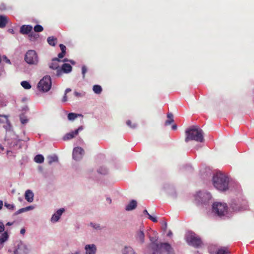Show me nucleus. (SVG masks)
<instances>
[{"label":"nucleus","mask_w":254,"mask_h":254,"mask_svg":"<svg viewBox=\"0 0 254 254\" xmlns=\"http://www.w3.org/2000/svg\"><path fill=\"white\" fill-rule=\"evenodd\" d=\"M186 137L185 141L188 142L190 140H194L199 142L204 141V137L202 130L198 127L193 126L186 130Z\"/></svg>","instance_id":"1"},{"label":"nucleus","mask_w":254,"mask_h":254,"mask_svg":"<svg viewBox=\"0 0 254 254\" xmlns=\"http://www.w3.org/2000/svg\"><path fill=\"white\" fill-rule=\"evenodd\" d=\"M229 178L221 172H217L213 178L214 186L220 191H226L228 189Z\"/></svg>","instance_id":"2"},{"label":"nucleus","mask_w":254,"mask_h":254,"mask_svg":"<svg viewBox=\"0 0 254 254\" xmlns=\"http://www.w3.org/2000/svg\"><path fill=\"white\" fill-rule=\"evenodd\" d=\"M175 254L174 250L168 243H153L151 246V253L146 254Z\"/></svg>","instance_id":"3"},{"label":"nucleus","mask_w":254,"mask_h":254,"mask_svg":"<svg viewBox=\"0 0 254 254\" xmlns=\"http://www.w3.org/2000/svg\"><path fill=\"white\" fill-rule=\"evenodd\" d=\"M227 205L225 203L215 202L213 204V212L219 216L225 215L227 212Z\"/></svg>","instance_id":"4"},{"label":"nucleus","mask_w":254,"mask_h":254,"mask_svg":"<svg viewBox=\"0 0 254 254\" xmlns=\"http://www.w3.org/2000/svg\"><path fill=\"white\" fill-rule=\"evenodd\" d=\"M52 82L50 76H44L38 84V88L39 90L43 92L48 91L51 87Z\"/></svg>","instance_id":"5"},{"label":"nucleus","mask_w":254,"mask_h":254,"mask_svg":"<svg viewBox=\"0 0 254 254\" xmlns=\"http://www.w3.org/2000/svg\"><path fill=\"white\" fill-rule=\"evenodd\" d=\"M24 60L29 64H37L38 63V57L34 50H28L25 55Z\"/></svg>","instance_id":"6"},{"label":"nucleus","mask_w":254,"mask_h":254,"mask_svg":"<svg viewBox=\"0 0 254 254\" xmlns=\"http://www.w3.org/2000/svg\"><path fill=\"white\" fill-rule=\"evenodd\" d=\"M188 243L192 246L197 248L199 247L202 242L200 239L194 234H190L187 237Z\"/></svg>","instance_id":"7"},{"label":"nucleus","mask_w":254,"mask_h":254,"mask_svg":"<svg viewBox=\"0 0 254 254\" xmlns=\"http://www.w3.org/2000/svg\"><path fill=\"white\" fill-rule=\"evenodd\" d=\"M29 252L26 245L22 242H19L13 252V254H27Z\"/></svg>","instance_id":"8"},{"label":"nucleus","mask_w":254,"mask_h":254,"mask_svg":"<svg viewBox=\"0 0 254 254\" xmlns=\"http://www.w3.org/2000/svg\"><path fill=\"white\" fill-rule=\"evenodd\" d=\"M84 154V150L81 147H76L73 150L72 157L75 160L78 161L82 159Z\"/></svg>","instance_id":"9"},{"label":"nucleus","mask_w":254,"mask_h":254,"mask_svg":"<svg viewBox=\"0 0 254 254\" xmlns=\"http://www.w3.org/2000/svg\"><path fill=\"white\" fill-rule=\"evenodd\" d=\"M72 66L68 64H64L60 69H58L56 73L57 76H61L63 73H69L72 70Z\"/></svg>","instance_id":"10"},{"label":"nucleus","mask_w":254,"mask_h":254,"mask_svg":"<svg viewBox=\"0 0 254 254\" xmlns=\"http://www.w3.org/2000/svg\"><path fill=\"white\" fill-rule=\"evenodd\" d=\"M83 129L82 126L79 127L75 131L70 132L68 133H66L64 137V140H66L68 139H70L74 137L76 135H77L79 131Z\"/></svg>","instance_id":"11"},{"label":"nucleus","mask_w":254,"mask_h":254,"mask_svg":"<svg viewBox=\"0 0 254 254\" xmlns=\"http://www.w3.org/2000/svg\"><path fill=\"white\" fill-rule=\"evenodd\" d=\"M61 62V61L57 58H55L52 59V62L49 64V66L50 69L53 70H57L60 69L59 67V62Z\"/></svg>","instance_id":"12"},{"label":"nucleus","mask_w":254,"mask_h":254,"mask_svg":"<svg viewBox=\"0 0 254 254\" xmlns=\"http://www.w3.org/2000/svg\"><path fill=\"white\" fill-rule=\"evenodd\" d=\"M86 254H95L96 252V247L95 245H87L85 247Z\"/></svg>","instance_id":"13"},{"label":"nucleus","mask_w":254,"mask_h":254,"mask_svg":"<svg viewBox=\"0 0 254 254\" xmlns=\"http://www.w3.org/2000/svg\"><path fill=\"white\" fill-rule=\"evenodd\" d=\"M32 26L29 25H22L20 28V32L23 34H27L32 31Z\"/></svg>","instance_id":"14"},{"label":"nucleus","mask_w":254,"mask_h":254,"mask_svg":"<svg viewBox=\"0 0 254 254\" xmlns=\"http://www.w3.org/2000/svg\"><path fill=\"white\" fill-rule=\"evenodd\" d=\"M34 194L32 191L29 190H27L25 193V198L29 202H31L33 201Z\"/></svg>","instance_id":"15"},{"label":"nucleus","mask_w":254,"mask_h":254,"mask_svg":"<svg viewBox=\"0 0 254 254\" xmlns=\"http://www.w3.org/2000/svg\"><path fill=\"white\" fill-rule=\"evenodd\" d=\"M136 239L141 243L144 242V234L143 230H139L136 233Z\"/></svg>","instance_id":"16"},{"label":"nucleus","mask_w":254,"mask_h":254,"mask_svg":"<svg viewBox=\"0 0 254 254\" xmlns=\"http://www.w3.org/2000/svg\"><path fill=\"white\" fill-rule=\"evenodd\" d=\"M137 205V202L134 200H132L127 205L126 210L127 211L132 210L135 209Z\"/></svg>","instance_id":"17"},{"label":"nucleus","mask_w":254,"mask_h":254,"mask_svg":"<svg viewBox=\"0 0 254 254\" xmlns=\"http://www.w3.org/2000/svg\"><path fill=\"white\" fill-rule=\"evenodd\" d=\"M4 118L5 120V124L3 126V127L5 129L6 131H9L11 130L12 126L9 120L8 119V116L6 115L4 116Z\"/></svg>","instance_id":"18"},{"label":"nucleus","mask_w":254,"mask_h":254,"mask_svg":"<svg viewBox=\"0 0 254 254\" xmlns=\"http://www.w3.org/2000/svg\"><path fill=\"white\" fill-rule=\"evenodd\" d=\"M231 207L234 211H239L246 209V206H240L238 204L235 203H232L231 204Z\"/></svg>","instance_id":"19"},{"label":"nucleus","mask_w":254,"mask_h":254,"mask_svg":"<svg viewBox=\"0 0 254 254\" xmlns=\"http://www.w3.org/2000/svg\"><path fill=\"white\" fill-rule=\"evenodd\" d=\"M8 20L6 16L0 15V28L4 27L7 23Z\"/></svg>","instance_id":"20"},{"label":"nucleus","mask_w":254,"mask_h":254,"mask_svg":"<svg viewBox=\"0 0 254 254\" xmlns=\"http://www.w3.org/2000/svg\"><path fill=\"white\" fill-rule=\"evenodd\" d=\"M124 254H135L131 247H125L123 251Z\"/></svg>","instance_id":"21"},{"label":"nucleus","mask_w":254,"mask_h":254,"mask_svg":"<svg viewBox=\"0 0 254 254\" xmlns=\"http://www.w3.org/2000/svg\"><path fill=\"white\" fill-rule=\"evenodd\" d=\"M48 44L52 46H55L57 42V39L53 36L49 37L47 39Z\"/></svg>","instance_id":"22"},{"label":"nucleus","mask_w":254,"mask_h":254,"mask_svg":"<svg viewBox=\"0 0 254 254\" xmlns=\"http://www.w3.org/2000/svg\"><path fill=\"white\" fill-rule=\"evenodd\" d=\"M167 118L168 120L166 121L165 125L166 126H169L174 122L173 115L172 113H168L167 114Z\"/></svg>","instance_id":"23"},{"label":"nucleus","mask_w":254,"mask_h":254,"mask_svg":"<svg viewBox=\"0 0 254 254\" xmlns=\"http://www.w3.org/2000/svg\"><path fill=\"white\" fill-rule=\"evenodd\" d=\"M230 253L227 248L222 247L218 250L216 254H229Z\"/></svg>","instance_id":"24"},{"label":"nucleus","mask_w":254,"mask_h":254,"mask_svg":"<svg viewBox=\"0 0 254 254\" xmlns=\"http://www.w3.org/2000/svg\"><path fill=\"white\" fill-rule=\"evenodd\" d=\"M93 90L96 94H99L102 91V88L100 85H94L93 87Z\"/></svg>","instance_id":"25"},{"label":"nucleus","mask_w":254,"mask_h":254,"mask_svg":"<svg viewBox=\"0 0 254 254\" xmlns=\"http://www.w3.org/2000/svg\"><path fill=\"white\" fill-rule=\"evenodd\" d=\"M44 158L43 155L38 154L34 158V161L38 163H42L44 162Z\"/></svg>","instance_id":"26"},{"label":"nucleus","mask_w":254,"mask_h":254,"mask_svg":"<svg viewBox=\"0 0 254 254\" xmlns=\"http://www.w3.org/2000/svg\"><path fill=\"white\" fill-rule=\"evenodd\" d=\"M48 163L49 164H51L53 162H57L58 158L57 156H49L48 157Z\"/></svg>","instance_id":"27"},{"label":"nucleus","mask_w":254,"mask_h":254,"mask_svg":"<svg viewBox=\"0 0 254 254\" xmlns=\"http://www.w3.org/2000/svg\"><path fill=\"white\" fill-rule=\"evenodd\" d=\"M81 116V114L70 113L68 114L67 118L69 120H73L75 119H76L78 116Z\"/></svg>","instance_id":"28"},{"label":"nucleus","mask_w":254,"mask_h":254,"mask_svg":"<svg viewBox=\"0 0 254 254\" xmlns=\"http://www.w3.org/2000/svg\"><path fill=\"white\" fill-rule=\"evenodd\" d=\"M21 85L26 89H29L31 88L30 83L26 81H23L21 82Z\"/></svg>","instance_id":"29"},{"label":"nucleus","mask_w":254,"mask_h":254,"mask_svg":"<svg viewBox=\"0 0 254 254\" xmlns=\"http://www.w3.org/2000/svg\"><path fill=\"white\" fill-rule=\"evenodd\" d=\"M150 241L151 242V244H150L149 246L148 247V249L150 251L149 253H151V246L152 245L153 243H157L156 241L157 240V238L155 237H149Z\"/></svg>","instance_id":"30"},{"label":"nucleus","mask_w":254,"mask_h":254,"mask_svg":"<svg viewBox=\"0 0 254 254\" xmlns=\"http://www.w3.org/2000/svg\"><path fill=\"white\" fill-rule=\"evenodd\" d=\"M43 29V27L40 25H36L34 27V30L36 32H41Z\"/></svg>","instance_id":"31"},{"label":"nucleus","mask_w":254,"mask_h":254,"mask_svg":"<svg viewBox=\"0 0 254 254\" xmlns=\"http://www.w3.org/2000/svg\"><path fill=\"white\" fill-rule=\"evenodd\" d=\"M60 219V217L58 215H57L56 213H55L51 218V221L53 222H56L59 220Z\"/></svg>","instance_id":"32"},{"label":"nucleus","mask_w":254,"mask_h":254,"mask_svg":"<svg viewBox=\"0 0 254 254\" xmlns=\"http://www.w3.org/2000/svg\"><path fill=\"white\" fill-rule=\"evenodd\" d=\"M4 206L9 210H13L14 208V205L13 204H9L6 202H5Z\"/></svg>","instance_id":"33"},{"label":"nucleus","mask_w":254,"mask_h":254,"mask_svg":"<svg viewBox=\"0 0 254 254\" xmlns=\"http://www.w3.org/2000/svg\"><path fill=\"white\" fill-rule=\"evenodd\" d=\"M127 125L131 128H134L136 127L135 124H132L131 121L128 120L127 121Z\"/></svg>","instance_id":"34"},{"label":"nucleus","mask_w":254,"mask_h":254,"mask_svg":"<svg viewBox=\"0 0 254 254\" xmlns=\"http://www.w3.org/2000/svg\"><path fill=\"white\" fill-rule=\"evenodd\" d=\"M87 71V67H86V66H85V65L82 66V76H83V78H85V73H86Z\"/></svg>","instance_id":"35"},{"label":"nucleus","mask_w":254,"mask_h":254,"mask_svg":"<svg viewBox=\"0 0 254 254\" xmlns=\"http://www.w3.org/2000/svg\"><path fill=\"white\" fill-rule=\"evenodd\" d=\"M98 172L101 174H107V170L106 168H100L99 170H98Z\"/></svg>","instance_id":"36"},{"label":"nucleus","mask_w":254,"mask_h":254,"mask_svg":"<svg viewBox=\"0 0 254 254\" xmlns=\"http://www.w3.org/2000/svg\"><path fill=\"white\" fill-rule=\"evenodd\" d=\"M8 237V235L6 232H4L1 237L0 238V240H3V243L7 240Z\"/></svg>","instance_id":"37"},{"label":"nucleus","mask_w":254,"mask_h":254,"mask_svg":"<svg viewBox=\"0 0 254 254\" xmlns=\"http://www.w3.org/2000/svg\"><path fill=\"white\" fill-rule=\"evenodd\" d=\"M64 211V208H61L59 209L56 213L57 214V215H58L60 217V216H61V215L62 214Z\"/></svg>","instance_id":"38"},{"label":"nucleus","mask_w":254,"mask_h":254,"mask_svg":"<svg viewBox=\"0 0 254 254\" xmlns=\"http://www.w3.org/2000/svg\"><path fill=\"white\" fill-rule=\"evenodd\" d=\"M28 121L27 119L20 117V122L22 124L24 125L26 124L28 122Z\"/></svg>","instance_id":"39"},{"label":"nucleus","mask_w":254,"mask_h":254,"mask_svg":"<svg viewBox=\"0 0 254 254\" xmlns=\"http://www.w3.org/2000/svg\"><path fill=\"white\" fill-rule=\"evenodd\" d=\"M148 218L149 219L152 221H153V222H156L157 221L156 218L153 217L150 214H148Z\"/></svg>","instance_id":"40"},{"label":"nucleus","mask_w":254,"mask_h":254,"mask_svg":"<svg viewBox=\"0 0 254 254\" xmlns=\"http://www.w3.org/2000/svg\"><path fill=\"white\" fill-rule=\"evenodd\" d=\"M60 49H61V50L62 51V52H63V53H65V52H65V50H66L65 46L63 44H61L60 45Z\"/></svg>","instance_id":"41"},{"label":"nucleus","mask_w":254,"mask_h":254,"mask_svg":"<svg viewBox=\"0 0 254 254\" xmlns=\"http://www.w3.org/2000/svg\"><path fill=\"white\" fill-rule=\"evenodd\" d=\"M4 230V226L2 222H0V232H2Z\"/></svg>","instance_id":"42"},{"label":"nucleus","mask_w":254,"mask_h":254,"mask_svg":"<svg viewBox=\"0 0 254 254\" xmlns=\"http://www.w3.org/2000/svg\"><path fill=\"white\" fill-rule=\"evenodd\" d=\"M65 55V53H64L63 52H61V53H59L58 54V59H62L63 58Z\"/></svg>","instance_id":"43"},{"label":"nucleus","mask_w":254,"mask_h":254,"mask_svg":"<svg viewBox=\"0 0 254 254\" xmlns=\"http://www.w3.org/2000/svg\"><path fill=\"white\" fill-rule=\"evenodd\" d=\"M74 94L76 97H81L82 96L81 93H79L77 91L74 92Z\"/></svg>","instance_id":"44"},{"label":"nucleus","mask_w":254,"mask_h":254,"mask_svg":"<svg viewBox=\"0 0 254 254\" xmlns=\"http://www.w3.org/2000/svg\"><path fill=\"white\" fill-rule=\"evenodd\" d=\"M5 115H0V123H4V121L2 119V118H4V116Z\"/></svg>","instance_id":"45"},{"label":"nucleus","mask_w":254,"mask_h":254,"mask_svg":"<svg viewBox=\"0 0 254 254\" xmlns=\"http://www.w3.org/2000/svg\"><path fill=\"white\" fill-rule=\"evenodd\" d=\"M67 100V99L66 94H64V95L62 101H63V102H66Z\"/></svg>","instance_id":"46"},{"label":"nucleus","mask_w":254,"mask_h":254,"mask_svg":"<svg viewBox=\"0 0 254 254\" xmlns=\"http://www.w3.org/2000/svg\"><path fill=\"white\" fill-rule=\"evenodd\" d=\"M71 91V89L70 88H67L65 90V94H67V93L70 92Z\"/></svg>","instance_id":"47"},{"label":"nucleus","mask_w":254,"mask_h":254,"mask_svg":"<svg viewBox=\"0 0 254 254\" xmlns=\"http://www.w3.org/2000/svg\"><path fill=\"white\" fill-rule=\"evenodd\" d=\"M5 61L6 63L10 64V62L9 59H8L6 57H4Z\"/></svg>","instance_id":"48"},{"label":"nucleus","mask_w":254,"mask_h":254,"mask_svg":"<svg viewBox=\"0 0 254 254\" xmlns=\"http://www.w3.org/2000/svg\"><path fill=\"white\" fill-rule=\"evenodd\" d=\"M22 213V212L21 209H19L18 211H17L15 212V214H16V215H17V214H20V213Z\"/></svg>","instance_id":"49"},{"label":"nucleus","mask_w":254,"mask_h":254,"mask_svg":"<svg viewBox=\"0 0 254 254\" xmlns=\"http://www.w3.org/2000/svg\"><path fill=\"white\" fill-rule=\"evenodd\" d=\"M25 233V230L24 229H21L20 230V233L21 234H24Z\"/></svg>","instance_id":"50"},{"label":"nucleus","mask_w":254,"mask_h":254,"mask_svg":"<svg viewBox=\"0 0 254 254\" xmlns=\"http://www.w3.org/2000/svg\"><path fill=\"white\" fill-rule=\"evenodd\" d=\"M177 125H173V126H172V128L173 130H175V129H177Z\"/></svg>","instance_id":"51"},{"label":"nucleus","mask_w":254,"mask_h":254,"mask_svg":"<svg viewBox=\"0 0 254 254\" xmlns=\"http://www.w3.org/2000/svg\"><path fill=\"white\" fill-rule=\"evenodd\" d=\"M143 214H146V215H147L148 216V214H149V213L148 212V211H147V210H146V209L144 210V211H143Z\"/></svg>","instance_id":"52"},{"label":"nucleus","mask_w":254,"mask_h":254,"mask_svg":"<svg viewBox=\"0 0 254 254\" xmlns=\"http://www.w3.org/2000/svg\"><path fill=\"white\" fill-rule=\"evenodd\" d=\"M3 243V240H0V248L2 247Z\"/></svg>","instance_id":"53"},{"label":"nucleus","mask_w":254,"mask_h":254,"mask_svg":"<svg viewBox=\"0 0 254 254\" xmlns=\"http://www.w3.org/2000/svg\"><path fill=\"white\" fill-rule=\"evenodd\" d=\"M3 205V202L1 200H0V210L2 208Z\"/></svg>","instance_id":"54"},{"label":"nucleus","mask_w":254,"mask_h":254,"mask_svg":"<svg viewBox=\"0 0 254 254\" xmlns=\"http://www.w3.org/2000/svg\"><path fill=\"white\" fill-rule=\"evenodd\" d=\"M21 209L22 212L27 211V209H26L25 207L21 208Z\"/></svg>","instance_id":"55"},{"label":"nucleus","mask_w":254,"mask_h":254,"mask_svg":"<svg viewBox=\"0 0 254 254\" xmlns=\"http://www.w3.org/2000/svg\"><path fill=\"white\" fill-rule=\"evenodd\" d=\"M172 235V232L171 231H169L167 234L168 236H171Z\"/></svg>","instance_id":"56"},{"label":"nucleus","mask_w":254,"mask_h":254,"mask_svg":"<svg viewBox=\"0 0 254 254\" xmlns=\"http://www.w3.org/2000/svg\"><path fill=\"white\" fill-rule=\"evenodd\" d=\"M167 223L165 222V224H164V229L165 230L167 229Z\"/></svg>","instance_id":"57"},{"label":"nucleus","mask_w":254,"mask_h":254,"mask_svg":"<svg viewBox=\"0 0 254 254\" xmlns=\"http://www.w3.org/2000/svg\"><path fill=\"white\" fill-rule=\"evenodd\" d=\"M26 209H27V210H30V209H31L32 207L31 206H28V207H25Z\"/></svg>","instance_id":"58"},{"label":"nucleus","mask_w":254,"mask_h":254,"mask_svg":"<svg viewBox=\"0 0 254 254\" xmlns=\"http://www.w3.org/2000/svg\"><path fill=\"white\" fill-rule=\"evenodd\" d=\"M107 200L110 203H111V199L109 198H107Z\"/></svg>","instance_id":"59"},{"label":"nucleus","mask_w":254,"mask_h":254,"mask_svg":"<svg viewBox=\"0 0 254 254\" xmlns=\"http://www.w3.org/2000/svg\"><path fill=\"white\" fill-rule=\"evenodd\" d=\"M7 225H11V223H10V222H8L7 224H6Z\"/></svg>","instance_id":"60"},{"label":"nucleus","mask_w":254,"mask_h":254,"mask_svg":"<svg viewBox=\"0 0 254 254\" xmlns=\"http://www.w3.org/2000/svg\"><path fill=\"white\" fill-rule=\"evenodd\" d=\"M72 254H79V252H75V253Z\"/></svg>","instance_id":"61"},{"label":"nucleus","mask_w":254,"mask_h":254,"mask_svg":"<svg viewBox=\"0 0 254 254\" xmlns=\"http://www.w3.org/2000/svg\"><path fill=\"white\" fill-rule=\"evenodd\" d=\"M70 62L72 64H74V62H73V61H70Z\"/></svg>","instance_id":"62"},{"label":"nucleus","mask_w":254,"mask_h":254,"mask_svg":"<svg viewBox=\"0 0 254 254\" xmlns=\"http://www.w3.org/2000/svg\"><path fill=\"white\" fill-rule=\"evenodd\" d=\"M67 61V60L66 59H64L63 60V61H64V62H66V61Z\"/></svg>","instance_id":"63"},{"label":"nucleus","mask_w":254,"mask_h":254,"mask_svg":"<svg viewBox=\"0 0 254 254\" xmlns=\"http://www.w3.org/2000/svg\"><path fill=\"white\" fill-rule=\"evenodd\" d=\"M10 32H13V30H10Z\"/></svg>","instance_id":"64"}]
</instances>
